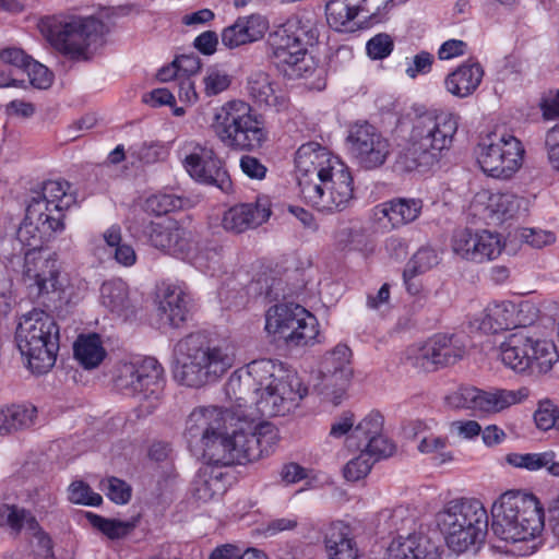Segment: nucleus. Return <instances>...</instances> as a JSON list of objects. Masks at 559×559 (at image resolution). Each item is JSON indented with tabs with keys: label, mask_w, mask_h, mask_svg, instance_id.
<instances>
[{
	"label": "nucleus",
	"mask_w": 559,
	"mask_h": 559,
	"mask_svg": "<svg viewBox=\"0 0 559 559\" xmlns=\"http://www.w3.org/2000/svg\"><path fill=\"white\" fill-rule=\"evenodd\" d=\"M144 235L154 248L174 255L182 254L189 248L188 233L170 219L151 222Z\"/></svg>",
	"instance_id": "nucleus-24"
},
{
	"label": "nucleus",
	"mask_w": 559,
	"mask_h": 559,
	"mask_svg": "<svg viewBox=\"0 0 559 559\" xmlns=\"http://www.w3.org/2000/svg\"><path fill=\"white\" fill-rule=\"evenodd\" d=\"M190 298L179 286L167 285L160 290L158 310L173 326L187 320Z\"/></svg>",
	"instance_id": "nucleus-32"
},
{
	"label": "nucleus",
	"mask_w": 559,
	"mask_h": 559,
	"mask_svg": "<svg viewBox=\"0 0 559 559\" xmlns=\"http://www.w3.org/2000/svg\"><path fill=\"white\" fill-rule=\"evenodd\" d=\"M542 110L545 119H554L559 116V92L554 99L545 100L542 104ZM545 144L550 164L559 170V123L547 132Z\"/></svg>",
	"instance_id": "nucleus-40"
},
{
	"label": "nucleus",
	"mask_w": 559,
	"mask_h": 559,
	"mask_svg": "<svg viewBox=\"0 0 559 559\" xmlns=\"http://www.w3.org/2000/svg\"><path fill=\"white\" fill-rule=\"evenodd\" d=\"M423 210V201L414 198H393L378 204L373 214L378 221L386 218L391 228H400L416 221Z\"/></svg>",
	"instance_id": "nucleus-28"
},
{
	"label": "nucleus",
	"mask_w": 559,
	"mask_h": 559,
	"mask_svg": "<svg viewBox=\"0 0 559 559\" xmlns=\"http://www.w3.org/2000/svg\"><path fill=\"white\" fill-rule=\"evenodd\" d=\"M270 215L271 211L265 203L238 204L224 213L222 226L229 233L240 234L260 226Z\"/></svg>",
	"instance_id": "nucleus-27"
},
{
	"label": "nucleus",
	"mask_w": 559,
	"mask_h": 559,
	"mask_svg": "<svg viewBox=\"0 0 559 559\" xmlns=\"http://www.w3.org/2000/svg\"><path fill=\"white\" fill-rule=\"evenodd\" d=\"M433 56L427 51H420L414 56L408 63L405 73L411 79H416L420 74H427L431 71Z\"/></svg>",
	"instance_id": "nucleus-58"
},
{
	"label": "nucleus",
	"mask_w": 559,
	"mask_h": 559,
	"mask_svg": "<svg viewBox=\"0 0 559 559\" xmlns=\"http://www.w3.org/2000/svg\"><path fill=\"white\" fill-rule=\"evenodd\" d=\"M250 96L260 106L274 112H281L288 108V98L285 93L275 86L270 75L259 71L248 80Z\"/></svg>",
	"instance_id": "nucleus-29"
},
{
	"label": "nucleus",
	"mask_w": 559,
	"mask_h": 559,
	"mask_svg": "<svg viewBox=\"0 0 559 559\" xmlns=\"http://www.w3.org/2000/svg\"><path fill=\"white\" fill-rule=\"evenodd\" d=\"M295 171L301 197L320 212L343 211L354 199L348 167L317 142L297 150Z\"/></svg>",
	"instance_id": "nucleus-3"
},
{
	"label": "nucleus",
	"mask_w": 559,
	"mask_h": 559,
	"mask_svg": "<svg viewBox=\"0 0 559 559\" xmlns=\"http://www.w3.org/2000/svg\"><path fill=\"white\" fill-rule=\"evenodd\" d=\"M383 417L378 412H371L366 415L353 429L348 436L347 444L349 448L356 447L360 450L369 440L382 432Z\"/></svg>",
	"instance_id": "nucleus-39"
},
{
	"label": "nucleus",
	"mask_w": 559,
	"mask_h": 559,
	"mask_svg": "<svg viewBox=\"0 0 559 559\" xmlns=\"http://www.w3.org/2000/svg\"><path fill=\"white\" fill-rule=\"evenodd\" d=\"M524 154L521 141L512 134L488 135L476 150L481 170L498 179L511 178L522 167Z\"/></svg>",
	"instance_id": "nucleus-14"
},
{
	"label": "nucleus",
	"mask_w": 559,
	"mask_h": 559,
	"mask_svg": "<svg viewBox=\"0 0 559 559\" xmlns=\"http://www.w3.org/2000/svg\"><path fill=\"white\" fill-rule=\"evenodd\" d=\"M174 61L181 76L190 78V75L197 73L201 67L199 57L193 53L181 55L177 57Z\"/></svg>",
	"instance_id": "nucleus-64"
},
{
	"label": "nucleus",
	"mask_w": 559,
	"mask_h": 559,
	"mask_svg": "<svg viewBox=\"0 0 559 559\" xmlns=\"http://www.w3.org/2000/svg\"><path fill=\"white\" fill-rule=\"evenodd\" d=\"M459 116L447 111H427L415 117L396 157L405 171L428 169L448 152L459 129Z\"/></svg>",
	"instance_id": "nucleus-4"
},
{
	"label": "nucleus",
	"mask_w": 559,
	"mask_h": 559,
	"mask_svg": "<svg viewBox=\"0 0 559 559\" xmlns=\"http://www.w3.org/2000/svg\"><path fill=\"white\" fill-rule=\"evenodd\" d=\"M484 75L483 66L475 59H468L447 74L443 85L452 96L467 98L477 91Z\"/></svg>",
	"instance_id": "nucleus-26"
},
{
	"label": "nucleus",
	"mask_w": 559,
	"mask_h": 559,
	"mask_svg": "<svg viewBox=\"0 0 559 559\" xmlns=\"http://www.w3.org/2000/svg\"><path fill=\"white\" fill-rule=\"evenodd\" d=\"M539 310L531 301L493 300L469 320V326L484 333L527 328L538 319Z\"/></svg>",
	"instance_id": "nucleus-16"
},
{
	"label": "nucleus",
	"mask_w": 559,
	"mask_h": 559,
	"mask_svg": "<svg viewBox=\"0 0 559 559\" xmlns=\"http://www.w3.org/2000/svg\"><path fill=\"white\" fill-rule=\"evenodd\" d=\"M32 59L20 48H7L0 53V60L13 69L16 74L20 72L24 73Z\"/></svg>",
	"instance_id": "nucleus-56"
},
{
	"label": "nucleus",
	"mask_w": 559,
	"mask_h": 559,
	"mask_svg": "<svg viewBox=\"0 0 559 559\" xmlns=\"http://www.w3.org/2000/svg\"><path fill=\"white\" fill-rule=\"evenodd\" d=\"M360 450L364 453H368V457L376 463L382 457L391 456L394 453L395 447L381 432L373 440H369Z\"/></svg>",
	"instance_id": "nucleus-52"
},
{
	"label": "nucleus",
	"mask_w": 559,
	"mask_h": 559,
	"mask_svg": "<svg viewBox=\"0 0 559 559\" xmlns=\"http://www.w3.org/2000/svg\"><path fill=\"white\" fill-rule=\"evenodd\" d=\"M102 305L118 316H127L133 308L129 287L122 280L106 282L100 288Z\"/></svg>",
	"instance_id": "nucleus-36"
},
{
	"label": "nucleus",
	"mask_w": 559,
	"mask_h": 559,
	"mask_svg": "<svg viewBox=\"0 0 559 559\" xmlns=\"http://www.w3.org/2000/svg\"><path fill=\"white\" fill-rule=\"evenodd\" d=\"M69 500L75 504L97 507L103 498L94 492L90 486L81 480L73 481L69 487Z\"/></svg>",
	"instance_id": "nucleus-48"
},
{
	"label": "nucleus",
	"mask_w": 559,
	"mask_h": 559,
	"mask_svg": "<svg viewBox=\"0 0 559 559\" xmlns=\"http://www.w3.org/2000/svg\"><path fill=\"white\" fill-rule=\"evenodd\" d=\"M393 47V38L385 33L374 35L366 45L368 56L374 60H381L390 56Z\"/></svg>",
	"instance_id": "nucleus-51"
},
{
	"label": "nucleus",
	"mask_w": 559,
	"mask_h": 559,
	"mask_svg": "<svg viewBox=\"0 0 559 559\" xmlns=\"http://www.w3.org/2000/svg\"><path fill=\"white\" fill-rule=\"evenodd\" d=\"M202 82L203 93L205 96L212 97L226 91L231 83V78L225 70L211 67L206 69Z\"/></svg>",
	"instance_id": "nucleus-45"
},
{
	"label": "nucleus",
	"mask_w": 559,
	"mask_h": 559,
	"mask_svg": "<svg viewBox=\"0 0 559 559\" xmlns=\"http://www.w3.org/2000/svg\"><path fill=\"white\" fill-rule=\"evenodd\" d=\"M229 478L219 466L209 465L201 468L193 480V497L201 502L213 500L226 491Z\"/></svg>",
	"instance_id": "nucleus-31"
},
{
	"label": "nucleus",
	"mask_w": 559,
	"mask_h": 559,
	"mask_svg": "<svg viewBox=\"0 0 559 559\" xmlns=\"http://www.w3.org/2000/svg\"><path fill=\"white\" fill-rule=\"evenodd\" d=\"M29 79V83L35 88L46 90L50 87L53 75L47 67L32 59L31 63L24 71Z\"/></svg>",
	"instance_id": "nucleus-54"
},
{
	"label": "nucleus",
	"mask_w": 559,
	"mask_h": 559,
	"mask_svg": "<svg viewBox=\"0 0 559 559\" xmlns=\"http://www.w3.org/2000/svg\"><path fill=\"white\" fill-rule=\"evenodd\" d=\"M210 559H265V556L257 549H247L242 554L230 545H225L213 551Z\"/></svg>",
	"instance_id": "nucleus-57"
},
{
	"label": "nucleus",
	"mask_w": 559,
	"mask_h": 559,
	"mask_svg": "<svg viewBox=\"0 0 559 559\" xmlns=\"http://www.w3.org/2000/svg\"><path fill=\"white\" fill-rule=\"evenodd\" d=\"M239 166L241 171L250 179L262 180L266 176L267 168L254 156H242Z\"/></svg>",
	"instance_id": "nucleus-60"
},
{
	"label": "nucleus",
	"mask_w": 559,
	"mask_h": 559,
	"mask_svg": "<svg viewBox=\"0 0 559 559\" xmlns=\"http://www.w3.org/2000/svg\"><path fill=\"white\" fill-rule=\"evenodd\" d=\"M190 146L183 158V166L189 175L201 183L228 191L231 187L229 176L214 150L200 144Z\"/></svg>",
	"instance_id": "nucleus-21"
},
{
	"label": "nucleus",
	"mask_w": 559,
	"mask_h": 559,
	"mask_svg": "<svg viewBox=\"0 0 559 559\" xmlns=\"http://www.w3.org/2000/svg\"><path fill=\"white\" fill-rule=\"evenodd\" d=\"M501 361L516 372L546 373L558 359L552 343L534 337L526 328L510 334L500 345Z\"/></svg>",
	"instance_id": "nucleus-10"
},
{
	"label": "nucleus",
	"mask_w": 559,
	"mask_h": 559,
	"mask_svg": "<svg viewBox=\"0 0 559 559\" xmlns=\"http://www.w3.org/2000/svg\"><path fill=\"white\" fill-rule=\"evenodd\" d=\"M329 559H357V550L349 537V528L342 522L329 526L324 537Z\"/></svg>",
	"instance_id": "nucleus-35"
},
{
	"label": "nucleus",
	"mask_w": 559,
	"mask_h": 559,
	"mask_svg": "<svg viewBox=\"0 0 559 559\" xmlns=\"http://www.w3.org/2000/svg\"><path fill=\"white\" fill-rule=\"evenodd\" d=\"M384 559H441L439 547L425 534L414 533L394 538Z\"/></svg>",
	"instance_id": "nucleus-25"
},
{
	"label": "nucleus",
	"mask_w": 559,
	"mask_h": 559,
	"mask_svg": "<svg viewBox=\"0 0 559 559\" xmlns=\"http://www.w3.org/2000/svg\"><path fill=\"white\" fill-rule=\"evenodd\" d=\"M528 396L530 390L525 386L516 390L493 388L486 391L466 385L448 394L445 401L453 408L492 415L524 402Z\"/></svg>",
	"instance_id": "nucleus-15"
},
{
	"label": "nucleus",
	"mask_w": 559,
	"mask_h": 559,
	"mask_svg": "<svg viewBox=\"0 0 559 559\" xmlns=\"http://www.w3.org/2000/svg\"><path fill=\"white\" fill-rule=\"evenodd\" d=\"M534 420L540 430H559V408L549 400L542 401L534 413Z\"/></svg>",
	"instance_id": "nucleus-46"
},
{
	"label": "nucleus",
	"mask_w": 559,
	"mask_h": 559,
	"mask_svg": "<svg viewBox=\"0 0 559 559\" xmlns=\"http://www.w3.org/2000/svg\"><path fill=\"white\" fill-rule=\"evenodd\" d=\"M301 48L308 52V47L319 38V23L312 12H300L290 16L281 25Z\"/></svg>",
	"instance_id": "nucleus-33"
},
{
	"label": "nucleus",
	"mask_w": 559,
	"mask_h": 559,
	"mask_svg": "<svg viewBox=\"0 0 559 559\" xmlns=\"http://www.w3.org/2000/svg\"><path fill=\"white\" fill-rule=\"evenodd\" d=\"M164 154L163 145L158 143H140L129 147L128 155L144 164H152L162 158Z\"/></svg>",
	"instance_id": "nucleus-50"
},
{
	"label": "nucleus",
	"mask_w": 559,
	"mask_h": 559,
	"mask_svg": "<svg viewBox=\"0 0 559 559\" xmlns=\"http://www.w3.org/2000/svg\"><path fill=\"white\" fill-rule=\"evenodd\" d=\"M521 238L534 248H543L555 242L556 236L551 231L542 229H523Z\"/></svg>",
	"instance_id": "nucleus-59"
},
{
	"label": "nucleus",
	"mask_w": 559,
	"mask_h": 559,
	"mask_svg": "<svg viewBox=\"0 0 559 559\" xmlns=\"http://www.w3.org/2000/svg\"><path fill=\"white\" fill-rule=\"evenodd\" d=\"M211 127L217 139L233 150L253 151L267 139L263 122L251 106L240 99L228 100L215 108Z\"/></svg>",
	"instance_id": "nucleus-9"
},
{
	"label": "nucleus",
	"mask_w": 559,
	"mask_h": 559,
	"mask_svg": "<svg viewBox=\"0 0 559 559\" xmlns=\"http://www.w3.org/2000/svg\"><path fill=\"white\" fill-rule=\"evenodd\" d=\"M296 374L283 364L258 359L231 373L225 384L229 408L195 407L186 421V437L214 466L246 464L267 455L276 444V429L254 424L258 416H284L307 395Z\"/></svg>",
	"instance_id": "nucleus-1"
},
{
	"label": "nucleus",
	"mask_w": 559,
	"mask_h": 559,
	"mask_svg": "<svg viewBox=\"0 0 559 559\" xmlns=\"http://www.w3.org/2000/svg\"><path fill=\"white\" fill-rule=\"evenodd\" d=\"M439 262L440 254L436 249L431 247H421L406 264L403 272L404 281L407 282L408 280L431 270L437 266Z\"/></svg>",
	"instance_id": "nucleus-41"
},
{
	"label": "nucleus",
	"mask_w": 559,
	"mask_h": 559,
	"mask_svg": "<svg viewBox=\"0 0 559 559\" xmlns=\"http://www.w3.org/2000/svg\"><path fill=\"white\" fill-rule=\"evenodd\" d=\"M106 25L94 16H71L50 36L52 46L72 60L86 61L103 46Z\"/></svg>",
	"instance_id": "nucleus-12"
},
{
	"label": "nucleus",
	"mask_w": 559,
	"mask_h": 559,
	"mask_svg": "<svg viewBox=\"0 0 559 559\" xmlns=\"http://www.w3.org/2000/svg\"><path fill=\"white\" fill-rule=\"evenodd\" d=\"M504 247L501 236L489 230L461 229L452 238L453 252L473 262H485L497 259Z\"/></svg>",
	"instance_id": "nucleus-20"
},
{
	"label": "nucleus",
	"mask_w": 559,
	"mask_h": 559,
	"mask_svg": "<svg viewBox=\"0 0 559 559\" xmlns=\"http://www.w3.org/2000/svg\"><path fill=\"white\" fill-rule=\"evenodd\" d=\"M267 29V22L261 15L239 17L233 25L224 29L222 43L235 48L260 39Z\"/></svg>",
	"instance_id": "nucleus-30"
},
{
	"label": "nucleus",
	"mask_w": 559,
	"mask_h": 559,
	"mask_svg": "<svg viewBox=\"0 0 559 559\" xmlns=\"http://www.w3.org/2000/svg\"><path fill=\"white\" fill-rule=\"evenodd\" d=\"M435 522L448 548L456 554L481 544L488 531L487 510L475 498L448 501L436 513Z\"/></svg>",
	"instance_id": "nucleus-7"
},
{
	"label": "nucleus",
	"mask_w": 559,
	"mask_h": 559,
	"mask_svg": "<svg viewBox=\"0 0 559 559\" xmlns=\"http://www.w3.org/2000/svg\"><path fill=\"white\" fill-rule=\"evenodd\" d=\"M467 44L460 39H449L444 41L439 50L438 58L440 60H450L460 56H463L466 52Z\"/></svg>",
	"instance_id": "nucleus-62"
},
{
	"label": "nucleus",
	"mask_w": 559,
	"mask_h": 559,
	"mask_svg": "<svg viewBox=\"0 0 559 559\" xmlns=\"http://www.w3.org/2000/svg\"><path fill=\"white\" fill-rule=\"evenodd\" d=\"M491 516L493 534L509 543L534 539L544 528V511L538 499L520 490L502 493L491 507Z\"/></svg>",
	"instance_id": "nucleus-6"
},
{
	"label": "nucleus",
	"mask_w": 559,
	"mask_h": 559,
	"mask_svg": "<svg viewBox=\"0 0 559 559\" xmlns=\"http://www.w3.org/2000/svg\"><path fill=\"white\" fill-rule=\"evenodd\" d=\"M17 515V523L20 524L19 532L22 528H25L33 536L38 538L43 547L50 548V538L47 535H45V533L41 531L35 516L25 509H20Z\"/></svg>",
	"instance_id": "nucleus-55"
},
{
	"label": "nucleus",
	"mask_w": 559,
	"mask_h": 559,
	"mask_svg": "<svg viewBox=\"0 0 559 559\" xmlns=\"http://www.w3.org/2000/svg\"><path fill=\"white\" fill-rule=\"evenodd\" d=\"M176 353L180 364L176 377L182 384L193 388L217 382L236 361L231 343L209 341L200 334L179 341Z\"/></svg>",
	"instance_id": "nucleus-5"
},
{
	"label": "nucleus",
	"mask_w": 559,
	"mask_h": 559,
	"mask_svg": "<svg viewBox=\"0 0 559 559\" xmlns=\"http://www.w3.org/2000/svg\"><path fill=\"white\" fill-rule=\"evenodd\" d=\"M87 519L94 527L110 539H118L129 535L135 526L134 523L129 521L105 519L94 513H87Z\"/></svg>",
	"instance_id": "nucleus-42"
},
{
	"label": "nucleus",
	"mask_w": 559,
	"mask_h": 559,
	"mask_svg": "<svg viewBox=\"0 0 559 559\" xmlns=\"http://www.w3.org/2000/svg\"><path fill=\"white\" fill-rule=\"evenodd\" d=\"M347 140L352 155L366 169L383 165L390 154L389 140L369 123L353 126Z\"/></svg>",
	"instance_id": "nucleus-19"
},
{
	"label": "nucleus",
	"mask_w": 559,
	"mask_h": 559,
	"mask_svg": "<svg viewBox=\"0 0 559 559\" xmlns=\"http://www.w3.org/2000/svg\"><path fill=\"white\" fill-rule=\"evenodd\" d=\"M163 367L153 357L121 361L115 367L114 384L126 395L147 402L146 412L156 407L164 386Z\"/></svg>",
	"instance_id": "nucleus-11"
},
{
	"label": "nucleus",
	"mask_w": 559,
	"mask_h": 559,
	"mask_svg": "<svg viewBox=\"0 0 559 559\" xmlns=\"http://www.w3.org/2000/svg\"><path fill=\"white\" fill-rule=\"evenodd\" d=\"M269 57L276 68L289 79L308 78L316 70V63L305 48L280 25L267 36Z\"/></svg>",
	"instance_id": "nucleus-17"
},
{
	"label": "nucleus",
	"mask_w": 559,
	"mask_h": 559,
	"mask_svg": "<svg viewBox=\"0 0 559 559\" xmlns=\"http://www.w3.org/2000/svg\"><path fill=\"white\" fill-rule=\"evenodd\" d=\"M525 199L512 192H490L483 190L478 192L472 202L474 215L479 216L487 224L499 225L503 222L515 218L521 210H525Z\"/></svg>",
	"instance_id": "nucleus-23"
},
{
	"label": "nucleus",
	"mask_w": 559,
	"mask_h": 559,
	"mask_svg": "<svg viewBox=\"0 0 559 559\" xmlns=\"http://www.w3.org/2000/svg\"><path fill=\"white\" fill-rule=\"evenodd\" d=\"M59 340V325L51 314L33 309L22 316L16 329V342L33 373H46L53 367Z\"/></svg>",
	"instance_id": "nucleus-8"
},
{
	"label": "nucleus",
	"mask_w": 559,
	"mask_h": 559,
	"mask_svg": "<svg viewBox=\"0 0 559 559\" xmlns=\"http://www.w3.org/2000/svg\"><path fill=\"white\" fill-rule=\"evenodd\" d=\"M74 204L68 181L48 180L26 207L16 239L28 248L20 265V280L32 298L70 301L57 254L44 250V246L64 230V212Z\"/></svg>",
	"instance_id": "nucleus-2"
},
{
	"label": "nucleus",
	"mask_w": 559,
	"mask_h": 559,
	"mask_svg": "<svg viewBox=\"0 0 559 559\" xmlns=\"http://www.w3.org/2000/svg\"><path fill=\"white\" fill-rule=\"evenodd\" d=\"M358 0H330L325 5L328 24L337 32L352 31L354 20L360 15Z\"/></svg>",
	"instance_id": "nucleus-37"
},
{
	"label": "nucleus",
	"mask_w": 559,
	"mask_h": 559,
	"mask_svg": "<svg viewBox=\"0 0 559 559\" xmlns=\"http://www.w3.org/2000/svg\"><path fill=\"white\" fill-rule=\"evenodd\" d=\"M352 352L345 344H337L328 352L320 364L322 390L333 395V403L338 404L353 376L350 366Z\"/></svg>",
	"instance_id": "nucleus-22"
},
{
	"label": "nucleus",
	"mask_w": 559,
	"mask_h": 559,
	"mask_svg": "<svg viewBox=\"0 0 559 559\" xmlns=\"http://www.w3.org/2000/svg\"><path fill=\"white\" fill-rule=\"evenodd\" d=\"M102 488L106 491V496L118 504H124L130 500L131 488L123 480L110 477L102 483Z\"/></svg>",
	"instance_id": "nucleus-53"
},
{
	"label": "nucleus",
	"mask_w": 559,
	"mask_h": 559,
	"mask_svg": "<svg viewBox=\"0 0 559 559\" xmlns=\"http://www.w3.org/2000/svg\"><path fill=\"white\" fill-rule=\"evenodd\" d=\"M552 452L545 453H511L507 455V462L518 468H525L528 471H537L548 466L554 459Z\"/></svg>",
	"instance_id": "nucleus-44"
},
{
	"label": "nucleus",
	"mask_w": 559,
	"mask_h": 559,
	"mask_svg": "<svg viewBox=\"0 0 559 559\" xmlns=\"http://www.w3.org/2000/svg\"><path fill=\"white\" fill-rule=\"evenodd\" d=\"M392 1L393 0H358L357 5L359 14H361L364 19L376 20Z\"/></svg>",
	"instance_id": "nucleus-61"
},
{
	"label": "nucleus",
	"mask_w": 559,
	"mask_h": 559,
	"mask_svg": "<svg viewBox=\"0 0 559 559\" xmlns=\"http://www.w3.org/2000/svg\"><path fill=\"white\" fill-rule=\"evenodd\" d=\"M355 424V416L350 412L343 413L331 426L330 436L341 438L352 433Z\"/></svg>",
	"instance_id": "nucleus-63"
},
{
	"label": "nucleus",
	"mask_w": 559,
	"mask_h": 559,
	"mask_svg": "<svg viewBox=\"0 0 559 559\" xmlns=\"http://www.w3.org/2000/svg\"><path fill=\"white\" fill-rule=\"evenodd\" d=\"M37 409L32 405H12L0 409L4 436L27 429L35 424Z\"/></svg>",
	"instance_id": "nucleus-38"
},
{
	"label": "nucleus",
	"mask_w": 559,
	"mask_h": 559,
	"mask_svg": "<svg viewBox=\"0 0 559 559\" xmlns=\"http://www.w3.org/2000/svg\"><path fill=\"white\" fill-rule=\"evenodd\" d=\"M373 464L372 460L368 457V453L360 450L359 455L344 466V477L349 481H357L368 475Z\"/></svg>",
	"instance_id": "nucleus-49"
},
{
	"label": "nucleus",
	"mask_w": 559,
	"mask_h": 559,
	"mask_svg": "<svg viewBox=\"0 0 559 559\" xmlns=\"http://www.w3.org/2000/svg\"><path fill=\"white\" fill-rule=\"evenodd\" d=\"M75 359L84 369L97 368L106 358L103 338L97 333L80 334L73 344Z\"/></svg>",
	"instance_id": "nucleus-34"
},
{
	"label": "nucleus",
	"mask_w": 559,
	"mask_h": 559,
	"mask_svg": "<svg viewBox=\"0 0 559 559\" xmlns=\"http://www.w3.org/2000/svg\"><path fill=\"white\" fill-rule=\"evenodd\" d=\"M465 355L463 340L454 334H436L411 350L413 366L429 371L438 366L453 365Z\"/></svg>",
	"instance_id": "nucleus-18"
},
{
	"label": "nucleus",
	"mask_w": 559,
	"mask_h": 559,
	"mask_svg": "<svg viewBox=\"0 0 559 559\" xmlns=\"http://www.w3.org/2000/svg\"><path fill=\"white\" fill-rule=\"evenodd\" d=\"M265 331L288 345H312L319 335V322L306 308L294 302H281L265 312Z\"/></svg>",
	"instance_id": "nucleus-13"
},
{
	"label": "nucleus",
	"mask_w": 559,
	"mask_h": 559,
	"mask_svg": "<svg viewBox=\"0 0 559 559\" xmlns=\"http://www.w3.org/2000/svg\"><path fill=\"white\" fill-rule=\"evenodd\" d=\"M181 206V200L173 194L157 193L145 201L147 212L155 215H164Z\"/></svg>",
	"instance_id": "nucleus-47"
},
{
	"label": "nucleus",
	"mask_w": 559,
	"mask_h": 559,
	"mask_svg": "<svg viewBox=\"0 0 559 559\" xmlns=\"http://www.w3.org/2000/svg\"><path fill=\"white\" fill-rule=\"evenodd\" d=\"M224 260L223 247L218 245H209L200 249L193 258V263L203 272L215 275L221 271Z\"/></svg>",
	"instance_id": "nucleus-43"
}]
</instances>
